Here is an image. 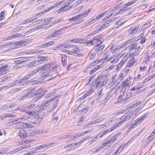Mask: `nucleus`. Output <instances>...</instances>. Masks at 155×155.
I'll list each match as a JSON object with an SVG mask.
<instances>
[{
	"instance_id": "680f3d73",
	"label": "nucleus",
	"mask_w": 155,
	"mask_h": 155,
	"mask_svg": "<svg viewBox=\"0 0 155 155\" xmlns=\"http://www.w3.org/2000/svg\"><path fill=\"white\" fill-rule=\"evenodd\" d=\"M88 138V137H85L82 139L80 141L79 143L81 144L83 142H84L85 140H87Z\"/></svg>"
},
{
	"instance_id": "a211bd4d",
	"label": "nucleus",
	"mask_w": 155,
	"mask_h": 155,
	"mask_svg": "<svg viewBox=\"0 0 155 155\" xmlns=\"http://www.w3.org/2000/svg\"><path fill=\"white\" fill-rule=\"evenodd\" d=\"M25 43L23 40H21L16 42L14 44L16 48H18L25 46Z\"/></svg>"
},
{
	"instance_id": "1a4fd4ad",
	"label": "nucleus",
	"mask_w": 155,
	"mask_h": 155,
	"mask_svg": "<svg viewBox=\"0 0 155 155\" xmlns=\"http://www.w3.org/2000/svg\"><path fill=\"white\" fill-rule=\"evenodd\" d=\"M100 45H95L93 48V49L96 52V53H99L102 51L104 48V45H102L100 46Z\"/></svg>"
},
{
	"instance_id": "09e8293b",
	"label": "nucleus",
	"mask_w": 155,
	"mask_h": 155,
	"mask_svg": "<svg viewBox=\"0 0 155 155\" xmlns=\"http://www.w3.org/2000/svg\"><path fill=\"white\" fill-rule=\"evenodd\" d=\"M87 92V94H85L82 96L83 97V98H84V99H85L87 96L90 95L92 93V91L91 90H90Z\"/></svg>"
},
{
	"instance_id": "0eeeda50",
	"label": "nucleus",
	"mask_w": 155,
	"mask_h": 155,
	"mask_svg": "<svg viewBox=\"0 0 155 155\" xmlns=\"http://www.w3.org/2000/svg\"><path fill=\"white\" fill-rule=\"evenodd\" d=\"M101 41L99 39H97V38H96V37H94V38L92 40H90L88 41H87L85 42V44L86 45H100L101 44Z\"/></svg>"
},
{
	"instance_id": "6e6552de",
	"label": "nucleus",
	"mask_w": 155,
	"mask_h": 155,
	"mask_svg": "<svg viewBox=\"0 0 155 155\" xmlns=\"http://www.w3.org/2000/svg\"><path fill=\"white\" fill-rule=\"evenodd\" d=\"M45 91L42 88H40L37 90L35 93L32 94L33 96H38L39 97H42L45 94Z\"/></svg>"
},
{
	"instance_id": "423d86ee",
	"label": "nucleus",
	"mask_w": 155,
	"mask_h": 155,
	"mask_svg": "<svg viewBox=\"0 0 155 155\" xmlns=\"http://www.w3.org/2000/svg\"><path fill=\"white\" fill-rule=\"evenodd\" d=\"M71 45H66L65 44L59 45L55 47V50L60 49L61 52L66 54L67 48L71 47Z\"/></svg>"
},
{
	"instance_id": "f257e3e1",
	"label": "nucleus",
	"mask_w": 155,
	"mask_h": 155,
	"mask_svg": "<svg viewBox=\"0 0 155 155\" xmlns=\"http://www.w3.org/2000/svg\"><path fill=\"white\" fill-rule=\"evenodd\" d=\"M75 0H63L60 2H57L58 4V6H61L57 10L58 14L68 11L72 8L74 5L73 4Z\"/></svg>"
},
{
	"instance_id": "473e14b6",
	"label": "nucleus",
	"mask_w": 155,
	"mask_h": 155,
	"mask_svg": "<svg viewBox=\"0 0 155 155\" xmlns=\"http://www.w3.org/2000/svg\"><path fill=\"white\" fill-rule=\"evenodd\" d=\"M101 68V66L98 65L96 67L94 68L92 70L90 71L89 72V74H94L95 72L97 71L99 68Z\"/></svg>"
},
{
	"instance_id": "c9c22d12",
	"label": "nucleus",
	"mask_w": 155,
	"mask_h": 155,
	"mask_svg": "<svg viewBox=\"0 0 155 155\" xmlns=\"http://www.w3.org/2000/svg\"><path fill=\"white\" fill-rule=\"evenodd\" d=\"M12 44L10 42H7V43L2 44L0 45V48H5L8 46L12 45Z\"/></svg>"
},
{
	"instance_id": "49530a36",
	"label": "nucleus",
	"mask_w": 155,
	"mask_h": 155,
	"mask_svg": "<svg viewBox=\"0 0 155 155\" xmlns=\"http://www.w3.org/2000/svg\"><path fill=\"white\" fill-rule=\"evenodd\" d=\"M94 77H95V76L94 75L90 76L88 80L87 81L86 83V85H88L90 83V82L91 81L92 79L93 78H94Z\"/></svg>"
},
{
	"instance_id": "4468645a",
	"label": "nucleus",
	"mask_w": 155,
	"mask_h": 155,
	"mask_svg": "<svg viewBox=\"0 0 155 155\" xmlns=\"http://www.w3.org/2000/svg\"><path fill=\"white\" fill-rule=\"evenodd\" d=\"M137 42L135 43L132 44L129 47V50L131 51L134 49L136 51H138L140 50H141V47L139 46L137 47Z\"/></svg>"
},
{
	"instance_id": "f704fd0d",
	"label": "nucleus",
	"mask_w": 155,
	"mask_h": 155,
	"mask_svg": "<svg viewBox=\"0 0 155 155\" xmlns=\"http://www.w3.org/2000/svg\"><path fill=\"white\" fill-rule=\"evenodd\" d=\"M135 0H132V1L128 2L127 3L124 4V6L125 7H127L131 5L135 2Z\"/></svg>"
},
{
	"instance_id": "de8ad7c7",
	"label": "nucleus",
	"mask_w": 155,
	"mask_h": 155,
	"mask_svg": "<svg viewBox=\"0 0 155 155\" xmlns=\"http://www.w3.org/2000/svg\"><path fill=\"white\" fill-rule=\"evenodd\" d=\"M147 67L146 66H140L139 67L140 71L141 72H143L146 71Z\"/></svg>"
},
{
	"instance_id": "e2e57ef3",
	"label": "nucleus",
	"mask_w": 155,
	"mask_h": 155,
	"mask_svg": "<svg viewBox=\"0 0 155 155\" xmlns=\"http://www.w3.org/2000/svg\"><path fill=\"white\" fill-rule=\"evenodd\" d=\"M123 23L124 22H123L121 21V20H120L116 23V25H117L120 26L122 25Z\"/></svg>"
},
{
	"instance_id": "c756f323",
	"label": "nucleus",
	"mask_w": 155,
	"mask_h": 155,
	"mask_svg": "<svg viewBox=\"0 0 155 155\" xmlns=\"http://www.w3.org/2000/svg\"><path fill=\"white\" fill-rule=\"evenodd\" d=\"M121 134L120 132L118 133L115 135H114L112 137L110 138V140L112 142H114L116 141L117 140V138Z\"/></svg>"
},
{
	"instance_id": "a19ab883",
	"label": "nucleus",
	"mask_w": 155,
	"mask_h": 155,
	"mask_svg": "<svg viewBox=\"0 0 155 155\" xmlns=\"http://www.w3.org/2000/svg\"><path fill=\"white\" fill-rule=\"evenodd\" d=\"M42 110V107L41 106H37L36 107L35 110L36 113H37L38 112H41Z\"/></svg>"
},
{
	"instance_id": "6e6d98bb",
	"label": "nucleus",
	"mask_w": 155,
	"mask_h": 155,
	"mask_svg": "<svg viewBox=\"0 0 155 155\" xmlns=\"http://www.w3.org/2000/svg\"><path fill=\"white\" fill-rule=\"evenodd\" d=\"M119 59L117 57L115 59H114L112 60L111 62L110 63H117L119 61Z\"/></svg>"
},
{
	"instance_id": "ea45409f",
	"label": "nucleus",
	"mask_w": 155,
	"mask_h": 155,
	"mask_svg": "<svg viewBox=\"0 0 155 155\" xmlns=\"http://www.w3.org/2000/svg\"><path fill=\"white\" fill-rule=\"evenodd\" d=\"M54 99L51 98L50 99H48L46 100V101H44L42 103L43 105H45L47 104H48L49 103L51 102Z\"/></svg>"
},
{
	"instance_id": "4d7b16f0",
	"label": "nucleus",
	"mask_w": 155,
	"mask_h": 155,
	"mask_svg": "<svg viewBox=\"0 0 155 155\" xmlns=\"http://www.w3.org/2000/svg\"><path fill=\"white\" fill-rule=\"evenodd\" d=\"M48 47H49L51 46L55 43V42L53 41H50L48 42H46Z\"/></svg>"
},
{
	"instance_id": "b1692460",
	"label": "nucleus",
	"mask_w": 155,
	"mask_h": 155,
	"mask_svg": "<svg viewBox=\"0 0 155 155\" xmlns=\"http://www.w3.org/2000/svg\"><path fill=\"white\" fill-rule=\"evenodd\" d=\"M70 41L73 43L79 44H81L83 42V40L82 39L78 38H75L71 39L70 40Z\"/></svg>"
},
{
	"instance_id": "c03bdc74",
	"label": "nucleus",
	"mask_w": 155,
	"mask_h": 155,
	"mask_svg": "<svg viewBox=\"0 0 155 155\" xmlns=\"http://www.w3.org/2000/svg\"><path fill=\"white\" fill-rule=\"evenodd\" d=\"M52 18H48L46 19H45L44 21L46 23H45L47 25L50 23H51L52 21H51V20L52 19Z\"/></svg>"
},
{
	"instance_id": "ddd939ff",
	"label": "nucleus",
	"mask_w": 155,
	"mask_h": 155,
	"mask_svg": "<svg viewBox=\"0 0 155 155\" xmlns=\"http://www.w3.org/2000/svg\"><path fill=\"white\" fill-rule=\"evenodd\" d=\"M131 55H132V57H133L131 58V59L129 60L128 63H127V65L129 67L133 66L136 62L135 58L133 57V56L136 55L134 54V53L130 55V56Z\"/></svg>"
},
{
	"instance_id": "7ed1b4c3",
	"label": "nucleus",
	"mask_w": 155,
	"mask_h": 155,
	"mask_svg": "<svg viewBox=\"0 0 155 155\" xmlns=\"http://www.w3.org/2000/svg\"><path fill=\"white\" fill-rule=\"evenodd\" d=\"M66 54L78 57L82 55V54L81 53V49L79 48L76 47L73 49L72 51L68 50L67 49L66 51Z\"/></svg>"
},
{
	"instance_id": "39448f33",
	"label": "nucleus",
	"mask_w": 155,
	"mask_h": 155,
	"mask_svg": "<svg viewBox=\"0 0 155 155\" xmlns=\"http://www.w3.org/2000/svg\"><path fill=\"white\" fill-rule=\"evenodd\" d=\"M10 67L8 64L0 67V76L7 73L9 71Z\"/></svg>"
},
{
	"instance_id": "0e129e2a",
	"label": "nucleus",
	"mask_w": 155,
	"mask_h": 155,
	"mask_svg": "<svg viewBox=\"0 0 155 155\" xmlns=\"http://www.w3.org/2000/svg\"><path fill=\"white\" fill-rule=\"evenodd\" d=\"M49 75H50L49 74H43L41 77L42 78V79H45L47 77H48Z\"/></svg>"
},
{
	"instance_id": "4be33fe9",
	"label": "nucleus",
	"mask_w": 155,
	"mask_h": 155,
	"mask_svg": "<svg viewBox=\"0 0 155 155\" xmlns=\"http://www.w3.org/2000/svg\"><path fill=\"white\" fill-rule=\"evenodd\" d=\"M61 61L63 66H64L66 64L67 60V56L65 54H61Z\"/></svg>"
},
{
	"instance_id": "8fccbe9b",
	"label": "nucleus",
	"mask_w": 155,
	"mask_h": 155,
	"mask_svg": "<svg viewBox=\"0 0 155 155\" xmlns=\"http://www.w3.org/2000/svg\"><path fill=\"white\" fill-rule=\"evenodd\" d=\"M141 88L140 86H138L137 85L133 87L131 89V91H135V90H137Z\"/></svg>"
},
{
	"instance_id": "9b49d317",
	"label": "nucleus",
	"mask_w": 155,
	"mask_h": 155,
	"mask_svg": "<svg viewBox=\"0 0 155 155\" xmlns=\"http://www.w3.org/2000/svg\"><path fill=\"white\" fill-rule=\"evenodd\" d=\"M130 78L129 79L127 78L125 79L123 81L121 84V86L123 87L126 88L127 87H128L131 84V81H130Z\"/></svg>"
},
{
	"instance_id": "bf43d9fd",
	"label": "nucleus",
	"mask_w": 155,
	"mask_h": 155,
	"mask_svg": "<svg viewBox=\"0 0 155 155\" xmlns=\"http://www.w3.org/2000/svg\"><path fill=\"white\" fill-rule=\"evenodd\" d=\"M25 148V147H19L18 148L15 150V151L16 152L22 150H23V149Z\"/></svg>"
},
{
	"instance_id": "052dcab7",
	"label": "nucleus",
	"mask_w": 155,
	"mask_h": 155,
	"mask_svg": "<svg viewBox=\"0 0 155 155\" xmlns=\"http://www.w3.org/2000/svg\"><path fill=\"white\" fill-rule=\"evenodd\" d=\"M150 46L152 48H155V40L152 41Z\"/></svg>"
},
{
	"instance_id": "2eb2a0df",
	"label": "nucleus",
	"mask_w": 155,
	"mask_h": 155,
	"mask_svg": "<svg viewBox=\"0 0 155 155\" xmlns=\"http://www.w3.org/2000/svg\"><path fill=\"white\" fill-rule=\"evenodd\" d=\"M36 59L35 61V63H39L40 61H47L49 59V57L47 56H39L37 57L36 58H34Z\"/></svg>"
},
{
	"instance_id": "4c0bfd02",
	"label": "nucleus",
	"mask_w": 155,
	"mask_h": 155,
	"mask_svg": "<svg viewBox=\"0 0 155 155\" xmlns=\"http://www.w3.org/2000/svg\"><path fill=\"white\" fill-rule=\"evenodd\" d=\"M5 12L4 11H2L0 13V21L5 18Z\"/></svg>"
},
{
	"instance_id": "58836bf2",
	"label": "nucleus",
	"mask_w": 155,
	"mask_h": 155,
	"mask_svg": "<svg viewBox=\"0 0 155 155\" xmlns=\"http://www.w3.org/2000/svg\"><path fill=\"white\" fill-rule=\"evenodd\" d=\"M100 82L101 84V86H103L107 84L106 81L105 80L104 78H102L101 79Z\"/></svg>"
},
{
	"instance_id": "412c9836",
	"label": "nucleus",
	"mask_w": 155,
	"mask_h": 155,
	"mask_svg": "<svg viewBox=\"0 0 155 155\" xmlns=\"http://www.w3.org/2000/svg\"><path fill=\"white\" fill-rule=\"evenodd\" d=\"M21 126L22 128L24 129L29 128H33L34 127V125L32 124L25 123H22L21 124Z\"/></svg>"
},
{
	"instance_id": "393cba45",
	"label": "nucleus",
	"mask_w": 155,
	"mask_h": 155,
	"mask_svg": "<svg viewBox=\"0 0 155 155\" xmlns=\"http://www.w3.org/2000/svg\"><path fill=\"white\" fill-rule=\"evenodd\" d=\"M138 28L139 27L138 26L134 28H131L129 29L128 33L129 34H131L135 32H136L138 30Z\"/></svg>"
},
{
	"instance_id": "aec40b11",
	"label": "nucleus",
	"mask_w": 155,
	"mask_h": 155,
	"mask_svg": "<svg viewBox=\"0 0 155 155\" xmlns=\"http://www.w3.org/2000/svg\"><path fill=\"white\" fill-rule=\"evenodd\" d=\"M138 124L134 120V122L132 123L130 125H128L127 126L128 128V131H130L134 128L136 127L138 125Z\"/></svg>"
},
{
	"instance_id": "5701e85b",
	"label": "nucleus",
	"mask_w": 155,
	"mask_h": 155,
	"mask_svg": "<svg viewBox=\"0 0 155 155\" xmlns=\"http://www.w3.org/2000/svg\"><path fill=\"white\" fill-rule=\"evenodd\" d=\"M50 68V65L49 64H45L42 67H40L39 68H38L36 71H40L42 69H49Z\"/></svg>"
},
{
	"instance_id": "f03ea898",
	"label": "nucleus",
	"mask_w": 155,
	"mask_h": 155,
	"mask_svg": "<svg viewBox=\"0 0 155 155\" xmlns=\"http://www.w3.org/2000/svg\"><path fill=\"white\" fill-rule=\"evenodd\" d=\"M113 14L114 13H111L108 17H105L102 19V25L101 26L98 25L97 30H96L95 31L96 33H97L108 27L110 25V24L115 20V18H114L108 19L110 16L113 15Z\"/></svg>"
},
{
	"instance_id": "9d476101",
	"label": "nucleus",
	"mask_w": 155,
	"mask_h": 155,
	"mask_svg": "<svg viewBox=\"0 0 155 155\" xmlns=\"http://www.w3.org/2000/svg\"><path fill=\"white\" fill-rule=\"evenodd\" d=\"M127 59L128 58L127 56L123 57L120 62L118 64L117 67V69L118 70L121 68L124 64L127 62Z\"/></svg>"
},
{
	"instance_id": "bb28decb",
	"label": "nucleus",
	"mask_w": 155,
	"mask_h": 155,
	"mask_svg": "<svg viewBox=\"0 0 155 155\" xmlns=\"http://www.w3.org/2000/svg\"><path fill=\"white\" fill-rule=\"evenodd\" d=\"M107 12V11H106L102 12L101 13L97 15V17L94 19V20L97 21L100 19L101 18L104 17L105 15L106 14Z\"/></svg>"
},
{
	"instance_id": "2f4dec72",
	"label": "nucleus",
	"mask_w": 155,
	"mask_h": 155,
	"mask_svg": "<svg viewBox=\"0 0 155 155\" xmlns=\"http://www.w3.org/2000/svg\"><path fill=\"white\" fill-rule=\"evenodd\" d=\"M58 6V4L56 3L52 5L51 6V7H49V8L46 9L45 10L46 12H47L51 10L52 9Z\"/></svg>"
},
{
	"instance_id": "20e7f679",
	"label": "nucleus",
	"mask_w": 155,
	"mask_h": 155,
	"mask_svg": "<svg viewBox=\"0 0 155 155\" xmlns=\"http://www.w3.org/2000/svg\"><path fill=\"white\" fill-rule=\"evenodd\" d=\"M133 116H131V115L129 114L127 115H124L120 118V121L118 123H116L114 125L116 128L122 124L123 123L129 120Z\"/></svg>"
},
{
	"instance_id": "7c9ffc66",
	"label": "nucleus",
	"mask_w": 155,
	"mask_h": 155,
	"mask_svg": "<svg viewBox=\"0 0 155 155\" xmlns=\"http://www.w3.org/2000/svg\"><path fill=\"white\" fill-rule=\"evenodd\" d=\"M87 132V131H86L84 132H82L77 134H73L74 138L75 139L78 138L81 136L84 135L85 134H86Z\"/></svg>"
},
{
	"instance_id": "603ef678",
	"label": "nucleus",
	"mask_w": 155,
	"mask_h": 155,
	"mask_svg": "<svg viewBox=\"0 0 155 155\" xmlns=\"http://www.w3.org/2000/svg\"><path fill=\"white\" fill-rule=\"evenodd\" d=\"M150 58V56L149 55H147L145 57V59L143 62L145 63H147L149 61Z\"/></svg>"
},
{
	"instance_id": "72a5a7b5",
	"label": "nucleus",
	"mask_w": 155,
	"mask_h": 155,
	"mask_svg": "<svg viewBox=\"0 0 155 155\" xmlns=\"http://www.w3.org/2000/svg\"><path fill=\"white\" fill-rule=\"evenodd\" d=\"M144 117L141 116L134 120L135 122H137L139 125L141 122L144 120Z\"/></svg>"
},
{
	"instance_id": "864d4df0",
	"label": "nucleus",
	"mask_w": 155,
	"mask_h": 155,
	"mask_svg": "<svg viewBox=\"0 0 155 155\" xmlns=\"http://www.w3.org/2000/svg\"><path fill=\"white\" fill-rule=\"evenodd\" d=\"M111 142H112L110 139L108 140H105L103 143L102 145L104 146H106L107 144L110 143Z\"/></svg>"
},
{
	"instance_id": "5fc2aeb1",
	"label": "nucleus",
	"mask_w": 155,
	"mask_h": 155,
	"mask_svg": "<svg viewBox=\"0 0 155 155\" xmlns=\"http://www.w3.org/2000/svg\"><path fill=\"white\" fill-rule=\"evenodd\" d=\"M31 140L30 139L25 140H23L22 143V144H25L27 143L31 142Z\"/></svg>"
},
{
	"instance_id": "3c124183",
	"label": "nucleus",
	"mask_w": 155,
	"mask_h": 155,
	"mask_svg": "<svg viewBox=\"0 0 155 155\" xmlns=\"http://www.w3.org/2000/svg\"><path fill=\"white\" fill-rule=\"evenodd\" d=\"M35 105V104H32L30 105H29L27 106L25 108H27L28 109H31L34 107Z\"/></svg>"
},
{
	"instance_id": "774afa93",
	"label": "nucleus",
	"mask_w": 155,
	"mask_h": 155,
	"mask_svg": "<svg viewBox=\"0 0 155 155\" xmlns=\"http://www.w3.org/2000/svg\"><path fill=\"white\" fill-rule=\"evenodd\" d=\"M49 37L50 38H52L56 36V34L54 33V32L50 34L49 35Z\"/></svg>"
},
{
	"instance_id": "f3484780",
	"label": "nucleus",
	"mask_w": 155,
	"mask_h": 155,
	"mask_svg": "<svg viewBox=\"0 0 155 155\" xmlns=\"http://www.w3.org/2000/svg\"><path fill=\"white\" fill-rule=\"evenodd\" d=\"M116 128V127L115 126H114V125H113L112 127L110 129L104 130L102 132L101 134V135H100L99 137H101L102 136L106 134L107 133L110 132L111 131Z\"/></svg>"
},
{
	"instance_id": "37998d69",
	"label": "nucleus",
	"mask_w": 155,
	"mask_h": 155,
	"mask_svg": "<svg viewBox=\"0 0 155 155\" xmlns=\"http://www.w3.org/2000/svg\"><path fill=\"white\" fill-rule=\"evenodd\" d=\"M122 4V3H120L119 5L115 6L114 8H113L112 10V12H115L116 11H118V9L120 8V6Z\"/></svg>"
},
{
	"instance_id": "dca6fc26",
	"label": "nucleus",
	"mask_w": 155,
	"mask_h": 155,
	"mask_svg": "<svg viewBox=\"0 0 155 155\" xmlns=\"http://www.w3.org/2000/svg\"><path fill=\"white\" fill-rule=\"evenodd\" d=\"M34 59V57H31L29 58H22L20 59L17 60V62L18 64H21L23 63H25L29 61V60H32Z\"/></svg>"
},
{
	"instance_id": "79ce46f5",
	"label": "nucleus",
	"mask_w": 155,
	"mask_h": 155,
	"mask_svg": "<svg viewBox=\"0 0 155 155\" xmlns=\"http://www.w3.org/2000/svg\"><path fill=\"white\" fill-rule=\"evenodd\" d=\"M26 113L30 117L34 115H35L36 114L35 110L34 111L30 110L27 112Z\"/></svg>"
},
{
	"instance_id": "a18cd8bd",
	"label": "nucleus",
	"mask_w": 155,
	"mask_h": 155,
	"mask_svg": "<svg viewBox=\"0 0 155 155\" xmlns=\"http://www.w3.org/2000/svg\"><path fill=\"white\" fill-rule=\"evenodd\" d=\"M81 144L79 143V141L77 143H72L71 144H69L68 146V147H71V146H79L80 144Z\"/></svg>"
},
{
	"instance_id": "6ab92c4d",
	"label": "nucleus",
	"mask_w": 155,
	"mask_h": 155,
	"mask_svg": "<svg viewBox=\"0 0 155 155\" xmlns=\"http://www.w3.org/2000/svg\"><path fill=\"white\" fill-rule=\"evenodd\" d=\"M126 7H125L124 6V4H123L122 5V8L120 9L119 11L115 13L114 12H113L112 13H114L113 14H114V15H116L118 14H121L123 13L129 9V8H126Z\"/></svg>"
},
{
	"instance_id": "cd10ccee",
	"label": "nucleus",
	"mask_w": 155,
	"mask_h": 155,
	"mask_svg": "<svg viewBox=\"0 0 155 155\" xmlns=\"http://www.w3.org/2000/svg\"><path fill=\"white\" fill-rule=\"evenodd\" d=\"M151 21H149L146 22V23L142 26V28L143 30H145L150 27L151 25Z\"/></svg>"
},
{
	"instance_id": "13d9d810",
	"label": "nucleus",
	"mask_w": 155,
	"mask_h": 155,
	"mask_svg": "<svg viewBox=\"0 0 155 155\" xmlns=\"http://www.w3.org/2000/svg\"><path fill=\"white\" fill-rule=\"evenodd\" d=\"M88 14L87 12H85L84 13H82L81 14H79L80 15V18H83L85 17H86L87 15Z\"/></svg>"
},
{
	"instance_id": "e433bc0d",
	"label": "nucleus",
	"mask_w": 155,
	"mask_h": 155,
	"mask_svg": "<svg viewBox=\"0 0 155 155\" xmlns=\"http://www.w3.org/2000/svg\"><path fill=\"white\" fill-rule=\"evenodd\" d=\"M55 143V142H51L49 143L48 145H46L45 144H43L40 146V147L42 148L47 147L49 146H51L53 145Z\"/></svg>"
},
{
	"instance_id": "338daca9",
	"label": "nucleus",
	"mask_w": 155,
	"mask_h": 155,
	"mask_svg": "<svg viewBox=\"0 0 155 155\" xmlns=\"http://www.w3.org/2000/svg\"><path fill=\"white\" fill-rule=\"evenodd\" d=\"M35 90V88H32L30 89L28 91V94H31L32 93L34 92Z\"/></svg>"
},
{
	"instance_id": "f8f14e48",
	"label": "nucleus",
	"mask_w": 155,
	"mask_h": 155,
	"mask_svg": "<svg viewBox=\"0 0 155 155\" xmlns=\"http://www.w3.org/2000/svg\"><path fill=\"white\" fill-rule=\"evenodd\" d=\"M18 135L21 139H24L27 137L28 134L26 131L24 130H22L19 131Z\"/></svg>"
},
{
	"instance_id": "69168bd1",
	"label": "nucleus",
	"mask_w": 155,
	"mask_h": 155,
	"mask_svg": "<svg viewBox=\"0 0 155 155\" xmlns=\"http://www.w3.org/2000/svg\"><path fill=\"white\" fill-rule=\"evenodd\" d=\"M147 39L145 38H143L140 41V43L141 44H143L145 43V41H147Z\"/></svg>"
},
{
	"instance_id": "a878e982",
	"label": "nucleus",
	"mask_w": 155,
	"mask_h": 155,
	"mask_svg": "<svg viewBox=\"0 0 155 155\" xmlns=\"http://www.w3.org/2000/svg\"><path fill=\"white\" fill-rule=\"evenodd\" d=\"M155 76V74L150 75L145 78L143 81V83H146L151 80Z\"/></svg>"
},
{
	"instance_id": "c85d7f7f",
	"label": "nucleus",
	"mask_w": 155,
	"mask_h": 155,
	"mask_svg": "<svg viewBox=\"0 0 155 155\" xmlns=\"http://www.w3.org/2000/svg\"><path fill=\"white\" fill-rule=\"evenodd\" d=\"M80 15H78L70 18L69 19L68 21L70 22H72L76 21L78 19H80Z\"/></svg>"
}]
</instances>
